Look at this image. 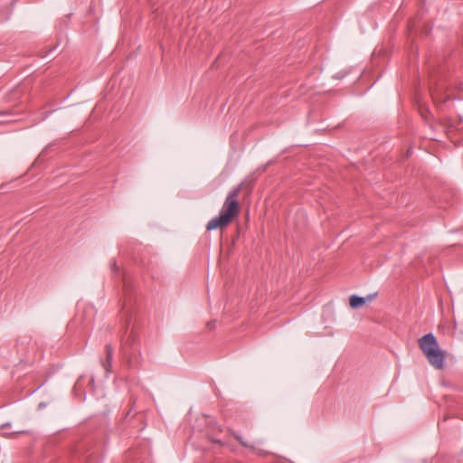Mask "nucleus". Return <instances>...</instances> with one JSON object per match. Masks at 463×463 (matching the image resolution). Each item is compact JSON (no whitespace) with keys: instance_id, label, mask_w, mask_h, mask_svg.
Returning <instances> with one entry per match:
<instances>
[{"instance_id":"20e7f679","label":"nucleus","mask_w":463,"mask_h":463,"mask_svg":"<svg viewBox=\"0 0 463 463\" xmlns=\"http://www.w3.org/2000/svg\"><path fill=\"white\" fill-rule=\"evenodd\" d=\"M430 93L432 99L435 103L441 104L446 102L449 99V96L448 94H445L441 88H436L434 90H431Z\"/></svg>"},{"instance_id":"39448f33","label":"nucleus","mask_w":463,"mask_h":463,"mask_svg":"<svg viewBox=\"0 0 463 463\" xmlns=\"http://www.w3.org/2000/svg\"><path fill=\"white\" fill-rule=\"evenodd\" d=\"M106 354H107L106 361H104L102 363V366L107 373H109L110 367H111L112 357H113V349L110 345H106Z\"/></svg>"},{"instance_id":"423d86ee","label":"nucleus","mask_w":463,"mask_h":463,"mask_svg":"<svg viewBox=\"0 0 463 463\" xmlns=\"http://www.w3.org/2000/svg\"><path fill=\"white\" fill-rule=\"evenodd\" d=\"M237 439L243 445V446H248L245 442H243L241 438L237 437Z\"/></svg>"},{"instance_id":"f03ea898","label":"nucleus","mask_w":463,"mask_h":463,"mask_svg":"<svg viewBox=\"0 0 463 463\" xmlns=\"http://www.w3.org/2000/svg\"><path fill=\"white\" fill-rule=\"evenodd\" d=\"M419 347L425 355L430 364L437 370L445 365L446 351L439 347V345L432 333L421 336L418 340Z\"/></svg>"},{"instance_id":"7ed1b4c3","label":"nucleus","mask_w":463,"mask_h":463,"mask_svg":"<svg viewBox=\"0 0 463 463\" xmlns=\"http://www.w3.org/2000/svg\"><path fill=\"white\" fill-rule=\"evenodd\" d=\"M374 295H369L367 298H362L355 295L350 297L349 304L352 308H358L365 304L366 300H372Z\"/></svg>"},{"instance_id":"f257e3e1","label":"nucleus","mask_w":463,"mask_h":463,"mask_svg":"<svg viewBox=\"0 0 463 463\" xmlns=\"http://www.w3.org/2000/svg\"><path fill=\"white\" fill-rule=\"evenodd\" d=\"M241 191V185L231 190L222 206L220 214L210 220L206 225L207 231L223 229L240 213L238 196Z\"/></svg>"}]
</instances>
